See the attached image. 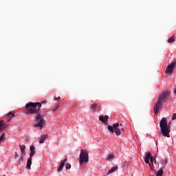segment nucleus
<instances>
[{
    "label": "nucleus",
    "instance_id": "obj_15",
    "mask_svg": "<svg viewBox=\"0 0 176 176\" xmlns=\"http://www.w3.org/2000/svg\"><path fill=\"white\" fill-rule=\"evenodd\" d=\"M160 162L164 165L163 167H166V166H167V163H168V161L167 160V159H161Z\"/></svg>",
    "mask_w": 176,
    "mask_h": 176
},
{
    "label": "nucleus",
    "instance_id": "obj_25",
    "mask_svg": "<svg viewBox=\"0 0 176 176\" xmlns=\"http://www.w3.org/2000/svg\"><path fill=\"white\" fill-rule=\"evenodd\" d=\"M14 157L15 159H17V157H19V153H17V151H15L14 153Z\"/></svg>",
    "mask_w": 176,
    "mask_h": 176
},
{
    "label": "nucleus",
    "instance_id": "obj_6",
    "mask_svg": "<svg viewBox=\"0 0 176 176\" xmlns=\"http://www.w3.org/2000/svg\"><path fill=\"white\" fill-rule=\"evenodd\" d=\"M149 160H151V163L153 166V162L155 161V158L152 157L151 152L147 151L144 156V162L145 163H146V164H149Z\"/></svg>",
    "mask_w": 176,
    "mask_h": 176
},
{
    "label": "nucleus",
    "instance_id": "obj_3",
    "mask_svg": "<svg viewBox=\"0 0 176 176\" xmlns=\"http://www.w3.org/2000/svg\"><path fill=\"white\" fill-rule=\"evenodd\" d=\"M170 126L171 122H170L169 124H167V118H163L160 122V127L162 135L168 138H170V131H171L170 129H171Z\"/></svg>",
    "mask_w": 176,
    "mask_h": 176
},
{
    "label": "nucleus",
    "instance_id": "obj_31",
    "mask_svg": "<svg viewBox=\"0 0 176 176\" xmlns=\"http://www.w3.org/2000/svg\"><path fill=\"white\" fill-rule=\"evenodd\" d=\"M47 102V100H44L41 102V104H46Z\"/></svg>",
    "mask_w": 176,
    "mask_h": 176
},
{
    "label": "nucleus",
    "instance_id": "obj_26",
    "mask_svg": "<svg viewBox=\"0 0 176 176\" xmlns=\"http://www.w3.org/2000/svg\"><path fill=\"white\" fill-rule=\"evenodd\" d=\"M171 119H172V120H175V119H176V113H173Z\"/></svg>",
    "mask_w": 176,
    "mask_h": 176
},
{
    "label": "nucleus",
    "instance_id": "obj_24",
    "mask_svg": "<svg viewBox=\"0 0 176 176\" xmlns=\"http://www.w3.org/2000/svg\"><path fill=\"white\" fill-rule=\"evenodd\" d=\"M8 116H12V118H14V113L12 111H10L8 113Z\"/></svg>",
    "mask_w": 176,
    "mask_h": 176
},
{
    "label": "nucleus",
    "instance_id": "obj_34",
    "mask_svg": "<svg viewBox=\"0 0 176 176\" xmlns=\"http://www.w3.org/2000/svg\"><path fill=\"white\" fill-rule=\"evenodd\" d=\"M174 94H176V89L174 91Z\"/></svg>",
    "mask_w": 176,
    "mask_h": 176
},
{
    "label": "nucleus",
    "instance_id": "obj_4",
    "mask_svg": "<svg viewBox=\"0 0 176 176\" xmlns=\"http://www.w3.org/2000/svg\"><path fill=\"white\" fill-rule=\"evenodd\" d=\"M109 131L111 132L112 134L116 133V135H120L122 133H124V128H123V125L122 124L116 123L113 124V126H108Z\"/></svg>",
    "mask_w": 176,
    "mask_h": 176
},
{
    "label": "nucleus",
    "instance_id": "obj_14",
    "mask_svg": "<svg viewBox=\"0 0 176 176\" xmlns=\"http://www.w3.org/2000/svg\"><path fill=\"white\" fill-rule=\"evenodd\" d=\"M173 42H175V36H172L168 39V43H173Z\"/></svg>",
    "mask_w": 176,
    "mask_h": 176
},
{
    "label": "nucleus",
    "instance_id": "obj_16",
    "mask_svg": "<svg viewBox=\"0 0 176 176\" xmlns=\"http://www.w3.org/2000/svg\"><path fill=\"white\" fill-rule=\"evenodd\" d=\"M23 160H24V154H21V156L19 157L18 160V164H21V163H23Z\"/></svg>",
    "mask_w": 176,
    "mask_h": 176
},
{
    "label": "nucleus",
    "instance_id": "obj_32",
    "mask_svg": "<svg viewBox=\"0 0 176 176\" xmlns=\"http://www.w3.org/2000/svg\"><path fill=\"white\" fill-rule=\"evenodd\" d=\"M156 164V160L154 158V161H153V165Z\"/></svg>",
    "mask_w": 176,
    "mask_h": 176
},
{
    "label": "nucleus",
    "instance_id": "obj_12",
    "mask_svg": "<svg viewBox=\"0 0 176 176\" xmlns=\"http://www.w3.org/2000/svg\"><path fill=\"white\" fill-rule=\"evenodd\" d=\"M19 148L21 149V155H24L25 153V145H19Z\"/></svg>",
    "mask_w": 176,
    "mask_h": 176
},
{
    "label": "nucleus",
    "instance_id": "obj_33",
    "mask_svg": "<svg viewBox=\"0 0 176 176\" xmlns=\"http://www.w3.org/2000/svg\"><path fill=\"white\" fill-rule=\"evenodd\" d=\"M10 120H12V118L9 120H8V122H10Z\"/></svg>",
    "mask_w": 176,
    "mask_h": 176
},
{
    "label": "nucleus",
    "instance_id": "obj_1",
    "mask_svg": "<svg viewBox=\"0 0 176 176\" xmlns=\"http://www.w3.org/2000/svg\"><path fill=\"white\" fill-rule=\"evenodd\" d=\"M41 108H42V103L29 102L25 104V113L26 115H36L34 126L39 129V130H42L43 126H45V119L42 116V114L39 113Z\"/></svg>",
    "mask_w": 176,
    "mask_h": 176
},
{
    "label": "nucleus",
    "instance_id": "obj_8",
    "mask_svg": "<svg viewBox=\"0 0 176 176\" xmlns=\"http://www.w3.org/2000/svg\"><path fill=\"white\" fill-rule=\"evenodd\" d=\"M109 118V117L108 116H105L104 117L103 116H100L99 120H100V122H102V123H107V122H108Z\"/></svg>",
    "mask_w": 176,
    "mask_h": 176
},
{
    "label": "nucleus",
    "instance_id": "obj_17",
    "mask_svg": "<svg viewBox=\"0 0 176 176\" xmlns=\"http://www.w3.org/2000/svg\"><path fill=\"white\" fill-rule=\"evenodd\" d=\"M113 159H115V155L113 154H110L109 155H107V160H113Z\"/></svg>",
    "mask_w": 176,
    "mask_h": 176
},
{
    "label": "nucleus",
    "instance_id": "obj_9",
    "mask_svg": "<svg viewBox=\"0 0 176 176\" xmlns=\"http://www.w3.org/2000/svg\"><path fill=\"white\" fill-rule=\"evenodd\" d=\"M48 137L47 134L42 135L39 138V144H43L45 142V140H46Z\"/></svg>",
    "mask_w": 176,
    "mask_h": 176
},
{
    "label": "nucleus",
    "instance_id": "obj_10",
    "mask_svg": "<svg viewBox=\"0 0 176 176\" xmlns=\"http://www.w3.org/2000/svg\"><path fill=\"white\" fill-rule=\"evenodd\" d=\"M31 164H32V160L28 158V161H27V165L26 167H28V168L29 170H31Z\"/></svg>",
    "mask_w": 176,
    "mask_h": 176
},
{
    "label": "nucleus",
    "instance_id": "obj_2",
    "mask_svg": "<svg viewBox=\"0 0 176 176\" xmlns=\"http://www.w3.org/2000/svg\"><path fill=\"white\" fill-rule=\"evenodd\" d=\"M170 97V91H165L162 94H160L157 98V101L154 106V114L157 115L160 108L163 107V102H166L168 98Z\"/></svg>",
    "mask_w": 176,
    "mask_h": 176
},
{
    "label": "nucleus",
    "instance_id": "obj_22",
    "mask_svg": "<svg viewBox=\"0 0 176 176\" xmlns=\"http://www.w3.org/2000/svg\"><path fill=\"white\" fill-rule=\"evenodd\" d=\"M66 170H70L71 169V164L67 163L65 165Z\"/></svg>",
    "mask_w": 176,
    "mask_h": 176
},
{
    "label": "nucleus",
    "instance_id": "obj_28",
    "mask_svg": "<svg viewBox=\"0 0 176 176\" xmlns=\"http://www.w3.org/2000/svg\"><path fill=\"white\" fill-rule=\"evenodd\" d=\"M61 100V98L60 96L55 98L54 100L55 101H60Z\"/></svg>",
    "mask_w": 176,
    "mask_h": 176
},
{
    "label": "nucleus",
    "instance_id": "obj_7",
    "mask_svg": "<svg viewBox=\"0 0 176 176\" xmlns=\"http://www.w3.org/2000/svg\"><path fill=\"white\" fill-rule=\"evenodd\" d=\"M6 127H8V125L6 124V123L3 122V120H1L0 121V133L1 131H3V130H5Z\"/></svg>",
    "mask_w": 176,
    "mask_h": 176
},
{
    "label": "nucleus",
    "instance_id": "obj_29",
    "mask_svg": "<svg viewBox=\"0 0 176 176\" xmlns=\"http://www.w3.org/2000/svg\"><path fill=\"white\" fill-rule=\"evenodd\" d=\"M58 106H56L55 108H54L53 109H52V111H53V112H56V111H57V109H58Z\"/></svg>",
    "mask_w": 176,
    "mask_h": 176
},
{
    "label": "nucleus",
    "instance_id": "obj_23",
    "mask_svg": "<svg viewBox=\"0 0 176 176\" xmlns=\"http://www.w3.org/2000/svg\"><path fill=\"white\" fill-rule=\"evenodd\" d=\"M30 152H36L35 151V146H34V145L30 146Z\"/></svg>",
    "mask_w": 176,
    "mask_h": 176
},
{
    "label": "nucleus",
    "instance_id": "obj_5",
    "mask_svg": "<svg viewBox=\"0 0 176 176\" xmlns=\"http://www.w3.org/2000/svg\"><path fill=\"white\" fill-rule=\"evenodd\" d=\"M79 163L80 166L83 164V163H89V153L86 149H81L80 153Z\"/></svg>",
    "mask_w": 176,
    "mask_h": 176
},
{
    "label": "nucleus",
    "instance_id": "obj_11",
    "mask_svg": "<svg viewBox=\"0 0 176 176\" xmlns=\"http://www.w3.org/2000/svg\"><path fill=\"white\" fill-rule=\"evenodd\" d=\"M118 170V166L112 167L110 170H108L107 174H112V173H115Z\"/></svg>",
    "mask_w": 176,
    "mask_h": 176
},
{
    "label": "nucleus",
    "instance_id": "obj_19",
    "mask_svg": "<svg viewBox=\"0 0 176 176\" xmlns=\"http://www.w3.org/2000/svg\"><path fill=\"white\" fill-rule=\"evenodd\" d=\"M96 108H97V103H94L92 105L90 106V109L95 111Z\"/></svg>",
    "mask_w": 176,
    "mask_h": 176
},
{
    "label": "nucleus",
    "instance_id": "obj_13",
    "mask_svg": "<svg viewBox=\"0 0 176 176\" xmlns=\"http://www.w3.org/2000/svg\"><path fill=\"white\" fill-rule=\"evenodd\" d=\"M64 166H65V165L64 164V162H61L60 164V166H59V167H58V169H57V171H58V173H60V171H63V168H64Z\"/></svg>",
    "mask_w": 176,
    "mask_h": 176
},
{
    "label": "nucleus",
    "instance_id": "obj_20",
    "mask_svg": "<svg viewBox=\"0 0 176 176\" xmlns=\"http://www.w3.org/2000/svg\"><path fill=\"white\" fill-rule=\"evenodd\" d=\"M5 140V133H3L0 136V144Z\"/></svg>",
    "mask_w": 176,
    "mask_h": 176
},
{
    "label": "nucleus",
    "instance_id": "obj_30",
    "mask_svg": "<svg viewBox=\"0 0 176 176\" xmlns=\"http://www.w3.org/2000/svg\"><path fill=\"white\" fill-rule=\"evenodd\" d=\"M67 157L62 162L65 165V162H67Z\"/></svg>",
    "mask_w": 176,
    "mask_h": 176
},
{
    "label": "nucleus",
    "instance_id": "obj_27",
    "mask_svg": "<svg viewBox=\"0 0 176 176\" xmlns=\"http://www.w3.org/2000/svg\"><path fill=\"white\" fill-rule=\"evenodd\" d=\"M148 166H149L151 170H153V168L155 167L154 165H153L152 164H151V163L149 162Z\"/></svg>",
    "mask_w": 176,
    "mask_h": 176
},
{
    "label": "nucleus",
    "instance_id": "obj_18",
    "mask_svg": "<svg viewBox=\"0 0 176 176\" xmlns=\"http://www.w3.org/2000/svg\"><path fill=\"white\" fill-rule=\"evenodd\" d=\"M157 176H163V167L156 173Z\"/></svg>",
    "mask_w": 176,
    "mask_h": 176
},
{
    "label": "nucleus",
    "instance_id": "obj_21",
    "mask_svg": "<svg viewBox=\"0 0 176 176\" xmlns=\"http://www.w3.org/2000/svg\"><path fill=\"white\" fill-rule=\"evenodd\" d=\"M36 151H30L29 159L32 160V157L34 156Z\"/></svg>",
    "mask_w": 176,
    "mask_h": 176
}]
</instances>
